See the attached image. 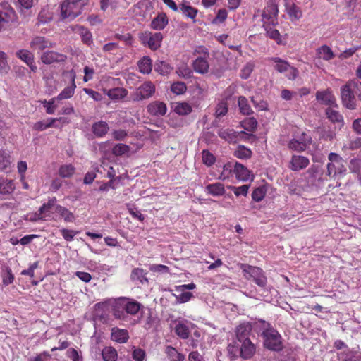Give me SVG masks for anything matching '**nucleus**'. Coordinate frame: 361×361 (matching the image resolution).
<instances>
[{
    "instance_id": "1",
    "label": "nucleus",
    "mask_w": 361,
    "mask_h": 361,
    "mask_svg": "<svg viewBox=\"0 0 361 361\" xmlns=\"http://www.w3.org/2000/svg\"><path fill=\"white\" fill-rule=\"evenodd\" d=\"M254 330L263 338V344L266 348L274 351H279L282 349V338L270 323L261 319L255 321Z\"/></svg>"
},
{
    "instance_id": "2",
    "label": "nucleus",
    "mask_w": 361,
    "mask_h": 361,
    "mask_svg": "<svg viewBox=\"0 0 361 361\" xmlns=\"http://www.w3.org/2000/svg\"><path fill=\"white\" fill-rule=\"evenodd\" d=\"M357 90H361V82L356 80H350L341 87L342 103L348 109H356L355 92Z\"/></svg>"
},
{
    "instance_id": "3",
    "label": "nucleus",
    "mask_w": 361,
    "mask_h": 361,
    "mask_svg": "<svg viewBox=\"0 0 361 361\" xmlns=\"http://www.w3.org/2000/svg\"><path fill=\"white\" fill-rule=\"evenodd\" d=\"M256 348L250 339L233 341L228 345V351L233 357L240 356L243 359H250L255 353Z\"/></svg>"
},
{
    "instance_id": "4",
    "label": "nucleus",
    "mask_w": 361,
    "mask_h": 361,
    "mask_svg": "<svg viewBox=\"0 0 361 361\" xmlns=\"http://www.w3.org/2000/svg\"><path fill=\"white\" fill-rule=\"evenodd\" d=\"M88 2L89 0H65L61 6L62 17L71 20L74 19L80 14L82 7Z\"/></svg>"
},
{
    "instance_id": "5",
    "label": "nucleus",
    "mask_w": 361,
    "mask_h": 361,
    "mask_svg": "<svg viewBox=\"0 0 361 361\" xmlns=\"http://www.w3.org/2000/svg\"><path fill=\"white\" fill-rule=\"evenodd\" d=\"M326 175L330 177L343 176L346 172L343 159L338 154L331 152L328 156Z\"/></svg>"
},
{
    "instance_id": "6",
    "label": "nucleus",
    "mask_w": 361,
    "mask_h": 361,
    "mask_svg": "<svg viewBox=\"0 0 361 361\" xmlns=\"http://www.w3.org/2000/svg\"><path fill=\"white\" fill-rule=\"evenodd\" d=\"M268 60L272 62V66L276 71L283 73L288 80H294L298 76V70L290 66L288 61L279 57H272Z\"/></svg>"
},
{
    "instance_id": "7",
    "label": "nucleus",
    "mask_w": 361,
    "mask_h": 361,
    "mask_svg": "<svg viewBox=\"0 0 361 361\" xmlns=\"http://www.w3.org/2000/svg\"><path fill=\"white\" fill-rule=\"evenodd\" d=\"M155 86L150 81H146L140 85L131 94L132 100L134 102L147 99L153 96L155 92Z\"/></svg>"
},
{
    "instance_id": "8",
    "label": "nucleus",
    "mask_w": 361,
    "mask_h": 361,
    "mask_svg": "<svg viewBox=\"0 0 361 361\" xmlns=\"http://www.w3.org/2000/svg\"><path fill=\"white\" fill-rule=\"evenodd\" d=\"M243 270L245 276L250 279H252L259 286L264 287L267 284V278L264 275L262 269L257 267L243 264Z\"/></svg>"
},
{
    "instance_id": "9",
    "label": "nucleus",
    "mask_w": 361,
    "mask_h": 361,
    "mask_svg": "<svg viewBox=\"0 0 361 361\" xmlns=\"http://www.w3.org/2000/svg\"><path fill=\"white\" fill-rule=\"evenodd\" d=\"M126 298L123 297L109 300L114 317L123 322H127L129 319V316L127 315L126 312Z\"/></svg>"
},
{
    "instance_id": "10",
    "label": "nucleus",
    "mask_w": 361,
    "mask_h": 361,
    "mask_svg": "<svg viewBox=\"0 0 361 361\" xmlns=\"http://www.w3.org/2000/svg\"><path fill=\"white\" fill-rule=\"evenodd\" d=\"M278 11L277 5L273 1H271L268 2L262 12L258 11L257 14H255V17L261 16L262 23H273L276 19Z\"/></svg>"
},
{
    "instance_id": "11",
    "label": "nucleus",
    "mask_w": 361,
    "mask_h": 361,
    "mask_svg": "<svg viewBox=\"0 0 361 361\" xmlns=\"http://www.w3.org/2000/svg\"><path fill=\"white\" fill-rule=\"evenodd\" d=\"M139 37L142 44H147L152 50L157 49L160 47L162 40V35L160 32L152 34L145 32L141 33Z\"/></svg>"
},
{
    "instance_id": "12",
    "label": "nucleus",
    "mask_w": 361,
    "mask_h": 361,
    "mask_svg": "<svg viewBox=\"0 0 361 361\" xmlns=\"http://www.w3.org/2000/svg\"><path fill=\"white\" fill-rule=\"evenodd\" d=\"M67 56L64 54L54 51H46L40 56L41 61L47 65L54 63H62L66 61Z\"/></svg>"
},
{
    "instance_id": "13",
    "label": "nucleus",
    "mask_w": 361,
    "mask_h": 361,
    "mask_svg": "<svg viewBox=\"0 0 361 361\" xmlns=\"http://www.w3.org/2000/svg\"><path fill=\"white\" fill-rule=\"evenodd\" d=\"M147 109L150 115L159 117L166 114L167 106L164 102L154 101L147 105Z\"/></svg>"
},
{
    "instance_id": "14",
    "label": "nucleus",
    "mask_w": 361,
    "mask_h": 361,
    "mask_svg": "<svg viewBox=\"0 0 361 361\" xmlns=\"http://www.w3.org/2000/svg\"><path fill=\"white\" fill-rule=\"evenodd\" d=\"M17 57L25 63L32 72H36L37 67L35 62V56L32 53L26 49H20L16 53Z\"/></svg>"
},
{
    "instance_id": "15",
    "label": "nucleus",
    "mask_w": 361,
    "mask_h": 361,
    "mask_svg": "<svg viewBox=\"0 0 361 361\" xmlns=\"http://www.w3.org/2000/svg\"><path fill=\"white\" fill-rule=\"evenodd\" d=\"M311 138L309 136H305L303 135V137L299 140L298 139H292L289 141L288 147L290 149L294 150L296 152H302L305 150L307 145L310 143Z\"/></svg>"
},
{
    "instance_id": "16",
    "label": "nucleus",
    "mask_w": 361,
    "mask_h": 361,
    "mask_svg": "<svg viewBox=\"0 0 361 361\" xmlns=\"http://www.w3.org/2000/svg\"><path fill=\"white\" fill-rule=\"evenodd\" d=\"M252 329H254V324L252 325L249 322H244L239 324L235 329L236 341L250 339L249 336Z\"/></svg>"
},
{
    "instance_id": "17",
    "label": "nucleus",
    "mask_w": 361,
    "mask_h": 361,
    "mask_svg": "<svg viewBox=\"0 0 361 361\" xmlns=\"http://www.w3.org/2000/svg\"><path fill=\"white\" fill-rule=\"evenodd\" d=\"M310 164L307 157L301 155H293L290 161L289 168L294 171L306 168Z\"/></svg>"
},
{
    "instance_id": "18",
    "label": "nucleus",
    "mask_w": 361,
    "mask_h": 361,
    "mask_svg": "<svg viewBox=\"0 0 361 361\" xmlns=\"http://www.w3.org/2000/svg\"><path fill=\"white\" fill-rule=\"evenodd\" d=\"M68 74L71 77V85L63 89V90L56 97L57 100L69 99L74 94L75 89L76 87L75 83L76 75L73 71H69Z\"/></svg>"
},
{
    "instance_id": "19",
    "label": "nucleus",
    "mask_w": 361,
    "mask_h": 361,
    "mask_svg": "<svg viewBox=\"0 0 361 361\" xmlns=\"http://www.w3.org/2000/svg\"><path fill=\"white\" fill-rule=\"evenodd\" d=\"M234 174L238 180L241 181H247L250 178H253L251 172L243 164L235 162V172Z\"/></svg>"
},
{
    "instance_id": "20",
    "label": "nucleus",
    "mask_w": 361,
    "mask_h": 361,
    "mask_svg": "<svg viewBox=\"0 0 361 361\" xmlns=\"http://www.w3.org/2000/svg\"><path fill=\"white\" fill-rule=\"evenodd\" d=\"M208 58L199 56L192 62V67L196 73L206 74L209 71V66L207 61Z\"/></svg>"
},
{
    "instance_id": "21",
    "label": "nucleus",
    "mask_w": 361,
    "mask_h": 361,
    "mask_svg": "<svg viewBox=\"0 0 361 361\" xmlns=\"http://www.w3.org/2000/svg\"><path fill=\"white\" fill-rule=\"evenodd\" d=\"M316 99L324 105L333 106L335 104V97L329 90L318 91L316 94Z\"/></svg>"
},
{
    "instance_id": "22",
    "label": "nucleus",
    "mask_w": 361,
    "mask_h": 361,
    "mask_svg": "<svg viewBox=\"0 0 361 361\" xmlns=\"http://www.w3.org/2000/svg\"><path fill=\"white\" fill-rule=\"evenodd\" d=\"M190 326H192V324L188 321H180L176 324L174 331L180 338L186 339L190 334Z\"/></svg>"
},
{
    "instance_id": "23",
    "label": "nucleus",
    "mask_w": 361,
    "mask_h": 361,
    "mask_svg": "<svg viewBox=\"0 0 361 361\" xmlns=\"http://www.w3.org/2000/svg\"><path fill=\"white\" fill-rule=\"evenodd\" d=\"M326 115L331 123L337 124L340 128L344 125L343 116L332 106H329L326 109Z\"/></svg>"
},
{
    "instance_id": "24",
    "label": "nucleus",
    "mask_w": 361,
    "mask_h": 361,
    "mask_svg": "<svg viewBox=\"0 0 361 361\" xmlns=\"http://www.w3.org/2000/svg\"><path fill=\"white\" fill-rule=\"evenodd\" d=\"M205 192L212 196H222L225 194V186L220 182L208 184L205 187Z\"/></svg>"
},
{
    "instance_id": "25",
    "label": "nucleus",
    "mask_w": 361,
    "mask_h": 361,
    "mask_svg": "<svg viewBox=\"0 0 361 361\" xmlns=\"http://www.w3.org/2000/svg\"><path fill=\"white\" fill-rule=\"evenodd\" d=\"M54 44L48 42L43 37H35L30 42V47L33 49L44 50L46 48L54 47Z\"/></svg>"
},
{
    "instance_id": "26",
    "label": "nucleus",
    "mask_w": 361,
    "mask_h": 361,
    "mask_svg": "<svg viewBox=\"0 0 361 361\" xmlns=\"http://www.w3.org/2000/svg\"><path fill=\"white\" fill-rule=\"evenodd\" d=\"M109 130V127L108 123L103 121L96 122L92 126V133L98 137L104 136L108 133Z\"/></svg>"
},
{
    "instance_id": "27",
    "label": "nucleus",
    "mask_w": 361,
    "mask_h": 361,
    "mask_svg": "<svg viewBox=\"0 0 361 361\" xmlns=\"http://www.w3.org/2000/svg\"><path fill=\"white\" fill-rule=\"evenodd\" d=\"M111 338L116 342L124 343L129 338L128 332L126 329L113 328L111 330Z\"/></svg>"
},
{
    "instance_id": "28",
    "label": "nucleus",
    "mask_w": 361,
    "mask_h": 361,
    "mask_svg": "<svg viewBox=\"0 0 361 361\" xmlns=\"http://www.w3.org/2000/svg\"><path fill=\"white\" fill-rule=\"evenodd\" d=\"M15 184L13 180H9L0 176V194L10 195L15 190Z\"/></svg>"
},
{
    "instance_id": "29",
    "label": "nucleus",
    "mask_w": 361,
    "mask_h": 361,
    "mask_svg": "<svg viewBox=\"0 0 361 361\" xmlns=\"http://www.w3.org/2000/svg\"><path fill=\"white\" fill-rule=\"evenodd\" d=\"M137 66L140 73L149 74L152 69V62L149 56H143L138 62Z\"/></svg>"
},
{
    "instance_id": "30",
    "label": "nucleus",
    "mask_w": 361,
    "mask_h": 361,
    "mask_svg": "<svg viewBox=\"0 0 361 361\" xmlns=\"http://www.w3.org/2000/svg\"><path fill=\"white\" fill-rule=\"evenodd\" d=\"M142 305L136 300L126 298V312L127 315H135L140 310Z\"/></svg>"
},
{
    "instance_id": "31",
    "label": "nucleus",
    "mask_w": 361,
    "mask_h": 361,
    "mask_svg": "<svg viewBox=\"0 0 361 361\" xmlns=\"http://www.w3.org/2000/svg\"><path fill=\"white\" fill-rule=\"evenodd\" d=\"M218 135L221 138L229 142H235L238 137L237 132L230 128L220 129L218 132Z\"/></svg>"
},
{
    "instance_id": "32",
    "label": "nucleus",
    "mask_w": 361,
    "mask_h": 361,
    "mask_svg": "<svg viewBox=\"0 0 361 361\" xmlns=\"http://www.w3.org/2000/svg\"><path fill=\"white\" fill-rule=\"evenodd\" d=\"M16 13L11 6H6L0 11V23H13Z\"/></svg>"
},
{
    "instance_id": "33",
    "label": "nucleus",
    "mask_w": 361,
    "mask_h": 361,
    "mask_svg": "<svg viewBox=\"0 0 361 361\" xmlns=\"http://www.w3.org/2000/svg\"><path fill=\"white\" fill-rule=\"evenodd\" d=\"M54 212L63 218L65 221L72 222L74 221L73 214L64 207L56 205L54 207Z\"/></svg>"
},
{
    "instance_id": "34",
    "label": "nucleus",
    "mask_w": 361,
    "mask_h": 361,
    "mask_svg": "<svg viewBox=\"0 0 361 361\" xmlns=\"http://www.w3.org/2000/svg\"><path fill=\"white\" fill-rule=\"evenodd\" d=\"M54 200H49L47 203L44 204L39 209L41 214L45 216V220L51 217V214L54 213Z\"/></svg>"
},
{
    "instance_id": "35",
    "label": "nucleus",
    "mask_w": 361,
    "mask_h": 361,
    "mask_svg": "<svg viewBox=\"0 0 361 361\" xmlns=\"http://www.w3.org/2000/svg\"><path fill=\"white\" fill-rule=\"evenodd\" d=\"M61 118H48L44 121H40L36 122L33 125V129L37 131H43L48 128L54 126V123L56 121L61 120Z\"/></svg>"
},
{
    "instance_id": "36",
    "label": "nucleus",
    "mask_w": 361,
    "mask_h": 361,
    "mask_svg": "<svg viewBox=\"0 0 361 361\" xmlns=\"http://www.w3.org/2000/svg\"><path fill=\"white\" fill-rule=\"evenodd\" d=\"M130 276L133 281H138L142 285L148 283L146 272L142 269H134Z\"/></svg>"
},
{
    "instance_id": "37",
    "label": "nucleus",
    "mask_w": 361,
    "mask_h": 361,
    "mask_svg": "<svg viewBox=\"0 0 361 361\" xmlns=\"http://www.w3.org/2000/svg\"><path fill=\"white\" fill-rule=\"evenodd\" d=\"M128 91L122 87L113 88L107 92L108 97L113 100H118L125 97Z\"/></svg>"
},
{
    "instance_id": "38",
    "label": "nucleus",
    "mask_w": 361,
    "mask_h": 361,
    "mask_svg": "<svg viewBox=\"0 0 361 361\" xmlns=\"http://www.w3.org/2000/svg\"><path fill=\"white\" fill-rule=\"evenodd\" d=\"M235 172V163L227 162L223 166V170L221 173L219 179L226 180L230 178Z\"/></svg>"
},
{
    "instance_id": "39",
    "label": "nucleus",
    "mask_w": 361,
    "mask_h": 361,
    "mask_svg": "<svg viewBox=\"0 0 361 361\" xmlns=\"http://www.w3.org/2000/svg\"><path fill=\"white\" fill-rule=\"evenodd\" d=\"M166 353L171 361H183L185 356L178 353L176 348L168 346L166 348Z\"/></svg>"
},
{
    "instance_id": "40",
    "label": "nucleus",
    "mask_w": 361,
    "mask_h": 361,
    "mask_svg": "<svg viewBox=\"0 0 361 361\" xmlns=\"http://www.w3.org/2000/svg\"><path fill=\"white\" fill-rule=\"evenodd\" d=\"M317 54L319 58L326 61L331 59L334 56L331 48L326 45L319 47L317 49Z\"/></svg>"
},
{
    "instance_id": "41",
    "label": "nucleus",
    "mask_w": 361,
    "mask_h": 361,
    "mask_svg": "<svg viewBox=\"0 0 361 361\" xmlns=\"http://www.w3.org/2000/svg\"><path fill=\"white\" fill-rule=\"evenodd\" d=\"M174 111L179 115H188L192 111V106L187 102H179L175 106Z\"/></svg>"
},
{
    "instance_id": "42",
    "label": "nucleus",
    "mask_w": 361,
    "mask_h": 361,
    "mask_svg": "<svg viewBox=\"0 0 361 361\" xmlns=\"http://www.w3.org/2000/svg\"><path fill=\"white\" fill-rule=\"evenodd\" d=\"M179 8L183 15L190 18H194L197 13V10L192 7L188 3L182 4Z\"/></svg>"
},
{
    "instance_id": "43",
    "label": "nucleus",
    "mask_w": 361,
    "mask_h": 361,
    "mask_svg": "<svg viewBox=\"0 0 361 361\" xmlns=\"http://www.w3.org/2000/svg\"><path fill=\"white\" fill-rule=\"evenodd\" d=\"M154 70L161 75H167L171 71L172 67L165 61H158L155 63Z\"/></svg>"
},
{
    "instance_id": "44",
    "label": "nucleus",
    "mask_w": 361,
    "mask_h": 361,
    "mask_svg": "<svg viewBox=\"0 0 361 361\" xmlns=\"http://www.w3.org/2000/svg\"><path fill=\"white\" fill-rule=\"evenodd\" d=\"M238 106L240 112L245 115H250L252 114V110L248 104L247 99L245 97H239Z\"/></svg>"
},
{
    "instance_id": "45",
    "label": "nucleus",
    "mask_w": 361,
    "mask_h": 361,
    "mask_svg": "<svg viewBox=\"0 0 361 361\" xmlns=\"http://www.w3.org/2000/svg\"><path fill=\"white\" fill-rule=\"evenodd\" d=\"M73 30L79 32L82 41L85 44H90L92 42V35L90 32L87 30L86 28H85L83 26H79L77 28H73Z\"/></svg>"
},
{
    "instance_id": "46",
    "label": "nucleus",
    "mask_w": 361,
    "mask_h": 361,
    "mask_svg": "<svg viewBox=\"0 0 361 361\" xmlns=\"http://www.w3.org/2000/svg\"><path fill=\"white\" fill-rule=\"evenodd\" d=\"M270 25L271 24H267L266 25H264L267 36L276 40L278 44H281V39L279 32L277 30L271 27Z\"/></svg>"
},
{
    "instance_id": "47",
    "label": "nucleus",
    "mask_w": 361,
    "mask_h": 361,
    "mask_svg": "<svg viewBox=\"0 0 361 361\" xmlns=\"http://www.w3.org/2000/svg\"><path fill=\"white\" fill-rule=\"evenodd\" d=\"M102 357L105 361H116L117 352L114 348L107 347L102 350Z\"/></svg>"
},
{
    "instance_id": "48",
    "label": "nucleus",
    "mask_w": 361,
    "mask_h": 361,
    "mask_svg": "<svg viewBox=\"0 0 361 361\" xmlns=\"http://www.w3.org/2000/svg\"><path fill=\"white\" fill-rule=\"evenodd\" d=\"M286 11L291 21L298 20L301 16V11L294 4L287 6Z\"/></svg>"
},
{
    "instance_id": "49",
    "label": "nucleus",
    "mask_w": 361,
    "mask_h": 361,
    "mask_svg": "<svg viewBox=\"0 0 361 361\" xmlns=\"http://www.w3.org/2000/svg\"><path fill=\"white\" fill-rule=\"evenodd\" d=\"M241 126L245 130L253 132L257 128V121L252 117L247 118L241 122Z\"/></svg>"
},
{
    "instance_id": "50",
    "label": "nucleus",
    "mask_w": 361,
    "mask_h": 361,
    "mask_svg": "<svg viewBox=\"0 0 361 361\" xmlns=\"http://www.w3.org/2000/svg\"><path fill=\"white\" fill-rule=\"evenodd\" d=\"M10 70V66L7 61V55L5 52L0 51V73L6 74Z\"/></svg>"
},
{
    "instance_id": "51",
    "label": "nucleus",
    "mask_w": 361,
    "mask_h": 361,
    "mask_svg": "<svg viewBox=\"0 0 361 361\" xmlns=\"http://www.w3.org/2000/svg\"><path fill=\"white\" fill-rule=\"evenodd\" d=\"M75 172V168L71 164L63 165L59 169V175L63 178L71 177Z\"/></svg>"
},
{
    "instance_id": "52",
    "label": "nucleus",
    "mask_w": 361,
    "mask_h": 361,
    "mask_svg": "<svg viewBox=\"0 0 361 361\" xmlns=\"http://www.w3.org/2000/svg\"><path fill=\"white\" fill-rule=\"evenodd\" d=\"M228 188L231 189L237 197L240 195L246 196L249 190V185H243L238 187L229 185Z\"/></svg>"
},
{
    "instance_id": "53",
    "label": "nucleus",
    "mask_w": 361,
    "mask_h": 361,
    "mask_svg": "<svg viewBox=\"0 0 361 361\" xmlns=\"http://www.w3.org/2000/svg\"><path fill=\"white\" fill-rule=\"evenodd\" d=\"M251 154H252V152L249 149H247L243 146H240L234 152L235 157H236L238 159H242L250 158L251 157Z\"/></svg>"
},
{
    "instance_id": "54",
    "label": "nucleus",
    "mask_w": 361,
    "mask_h": 361,
    "mask_svg": "<svg viewBox=\"0 0 361 361\" xmlns=\"http://www.w3.org/2000/svg\"><path fill=\"white\" fill-rule=\"evenodd\" d=\"M129 146L125 144L119 143L114 147L112 152L116 156H121L127 154L129 152Z\"/></svg>"
},
{
    "instance_id": "55",
    "label": "nucleus",
    "mask_w": 361,
    "mask_h": 361,
    "mask_svg": "<svg viewBox=\"0 0 361 361\" xmlns=\"http://www.w3.org/2000/svg\"><path fill=\"white\" fill-rule=\"evenodd\" d=\"M33 6V0H18V7L21 13L29 11Z\"/></svg>"
},
{
    "instance_id": "56",
    "label": "nucleus",
    "mask_w": 361,
    "mask_h": 361,
    "mask_svg": "<svg viewBox=\"0 0 361 361\" xmlns=\"http://www.w3.org/2000/svg\"><path fill=\"white\" fill-rule=\"evenodd\" d=\"M266 195V190L262 187L257 188L252 193V198L254 201L259 202L262 201Z\"/></svg>"
},
{
    "instance_id": "57",
    "label": "nucleus",
    "mask_w": 361,
    "mask_h": 361,
    "mask_svg": "<svg viewBox=\"0 0 361 361\" xmlns=\"http://www.w3.org/2000/svg\"><path fill=\"white\" fill-rule=\"evenodd\" d=\"M254 64L252 63H247L243 66L240 71V77L243 79H247L250 77L253 71Z\"/></svg>"
},
{
    "instance_id": "58",
    "label": "nucleus",
    "mask_w": 361,
    "mask_h": 361,
    "mask_svg": "<svg viewBox=\"0 0 361 361\" xmlns=\"http://www.w3.org/2000/svg\"><path fill=\"white\" fill-rule=\"evenodd\" d=\"M228 112L227 104L225 102H221L217 104L215 115L216 117L225 116Z\"/></svg>"
},
{
    "instance_id": "59",
    "label": "nucleus",
    "mask_w": 361,
    "mask_h": 361,
    "mask_svg": "<svg viewBox=\"0 0 361 361\" xmlns=\"http://www.w3.org/2000/svg\"><path fill=\"white\" fill-rule=\"evenodd\" d=\"M203 163L207 166H212L215 161V157L207 150L202 151Z\"/></svg>"
},
{
    "instance_id": "60",
    "label": "nucleus",
    "mask_w": 361,
    "mask_h": 361,
    "mask_svg": "<svg viewBox=\"0 0 361 361\" xmlns=\"http://www.w3.org/2000/svg\"><path fill=\"white\" fill-rule=\"evenodd\" d=\"M132 357L135 361H143L146 357L145 351L141 348H133Z\"/></svg>"
},
{
    "instance_id": "61",
    "label": "nucleus",
    "mask_w": 361,
    "mask_h": 361,
    "mask_svg": "<svg viewBox=\"0 0 361 361\" xmlns=\"http://www.w3.org/2000/svg\"><path fill=\"white\" fill-rule=\"evenodd\" d=\"M60 232L63 236V238L66 241H72L75 236V235L78 234V231H73V230H69L66 228H62L60 230Z\"/></svg>"
},
{
    "instance_id": "62",
    "label": "nucleus",
    "mask_w": 361,
    "mask_h": 361,
    "mask_svg": "<svg viewBox=\"0 0 361 361\" xmlns=\"http://www.w3.org/2000/svg\"><path fill=\"white\" fill-rule=\"evenodd\" d=\"M171 90L176 94H183L186 90V85L183 82H177L171 85Z\"/></svg>"
},
{
    "instance_id": "63",
    "label": "nucleus",
    "mask_w": 361,
    "mask_h": 361,
    "mask_svg": "<svg viewBox=\"0 0 361 361\" xmlns=\"http://www.w3.org/2000/svg\"><path fill=\"white\" fill-rule=\"evenodd\" d=\"M9 164V156L4 152H0V171L6 169Z\"/></svg>"
},
{
    "instance_id": "64",
    "label": "nucleus",
    "mask_w": 361,
    "mask_h": 361,
    "mask_svg": "<svg viewBox=\"0 0 361 361\" xmlns=\"http://www.w3.org/2000/svg\"><path fill=\"white\" fill-rule=\"evenodd\" d=\"M180 294L176 296L178 302L185 303L188 302L192 297V294L190 292L178 291Z\"/></svg>"
}]
</instances>
